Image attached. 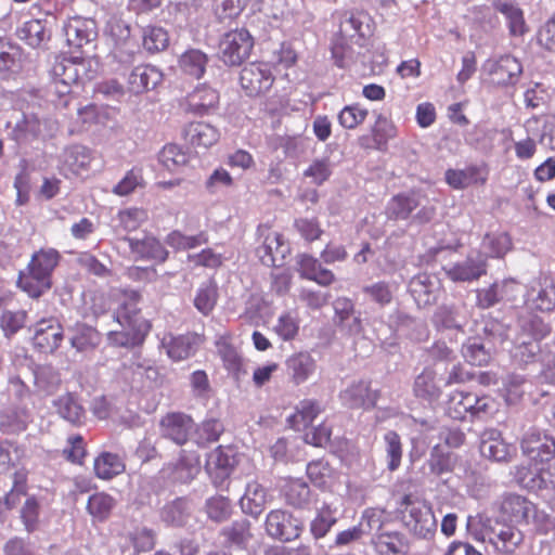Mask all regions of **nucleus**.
I'll return each mask as SVG.
<instances>
[{
	"label": "nucleus",
	"instance_id": "f257e3e1",
	"mask_svg": "<svg viewBox=\"0 0 555 555\" xmlns=\"http://www.w3.org/2000/svg\"><path fill=\"white\" fill-rule=\"evenodd\" d=\"M500 509L502 518L468 516L466 528L475 540L489 542L500 553L513 554L524 542L520 526L527 524L532 504L521 495L508 494Z\"/></svg>",
	"mask_w": 555,
	"mask_h": 555
},
{
	"label": "nucleus",
	"instance_id": "f03ea898",
	"mask_svg": "<svg viewBox=\"0 0 555 555\" xmlns=\"http://www.w3.org/2000/svg\"><path fill=\"white\" fill-rule=\"evenodd\" d=\"M52 83L49 92L51 96L59 98L56 105L66 107L67 95L72 92L73 85L85 83L95 76L92 62L85 57H57L51 68Z\"/></svg>",
	"mask_w": 555,
	"mask_h": 555
},
{
	"label": "nucleus",
	"instance_id": "7ed1b4c3",
	"mask_svg": "<svg viewBox=\"0 0 555 555\" xmlns=\"http://www.w3.org/2000/svg\"><path fill=\"white\" fill-rule=\"evenodd\" d=\"M60 258V253L54 248H42L36 251L26 271L20 272L18 287L33 298L40 297L51 288V275Z\"/></svg>",
	"mask_w": 555,
	"mask_h": 555
},
{
	"label": "nucleus",
	"instance_id": "20e7f679",
	"mask_svg": "<svg viewBox=\"0 0 555 555\" xmlns=\"http://www.w3.org/2000/svg\"><path fill=\"white\" fill-rule=\"evenodd\" d=\"M371 16L363 11H351L344 14L339 25V38L335 40L332 47V55L338 67H345L347 60L351 57V49L347 39H364L372 33Z\"/></svg>",
	"mask_w": 555,
	"mask_h": 555
},
{
	"label": "nucleus",
	"instance_id": "39448f33",
	"mask_svg": "<svg viewBox=\"0 0 555 555\" xmlns=\"http://www.w3.org/2000/svg\"><path fill=\"white\" fill-rule=\"evenodd\" d=\"M551 332L550 326L539 317H531L520 323V333L514 339L511 351L513 358L519 363H529L540 351L539 341Z\"/></svg>",
	"mask_w": 555,
	"mask_h": 555
},
{
	"label": "nucleus",
	"instance_id": "423d86ee",
	"mask_svg": "<svg viewBox=\"0 0 555 555\" xmlns=\"http://www.w3.org/2000/svg\"><path fill=\"white\" fill-rule=\"evenodd\" d=\"M235 466H242L246 476L254 474L255 466L243 455H237L231 448L219 446L208 454L206 470L216 487H222Z\"/></svg>",
	"mask_w": 555,
	"mask_h": 555
},
{
	"label": "nucleus",
	"instance_id": "0eeeda50",
	"mask_svg": "<svg viewBox=\"0 0 555 555\" xmlns=\"http://www.w3.org/2000/svg\"><path fill=\"white\" fill-rule=\"evenodd\" d=\"M400 511L403 520L415 535L428 538L436 529V519L431 506L425 501L413 498L411 494L402 496Z\"/></svg>",
	"mask_w": 555,
	"mask_h": 555
},
{
	"label": "nucleus",
	"instance_id": "6e6552de",
	"mask_svg": "<svg viewBox=\"0 0 555 555\" xmlns=\"http://www.w3.org/2000/svg\"><path fill=\"white\" fill-rule=\"evenodd\" d=\"M254 39L247 29H234L223 35L219 42V57L228 66H238L249 57Z\"/></svg>",
	"mask_w": 555,
	"mask_h": 555
},
{
	"label": "nucleus",
	"instance_id": "1a4fd4ad",
	"mask_svg": "<svg viewBox=\"0 0 555 555\" xmlns=\"http://www.w3.org/2000/svg\"><path fill=\"white\" fill-rule=\"evenodd\" d=\"M520 450L535 463H548L555 457V438L544 430L531 427L522 435Z\"/></svg>",
	"mask_w": 555,
	"mask_h": 555
},
{
	"label": "nucleus",
	"instance_id": "9d476101",
	"mask_svg": "<svg viewBox=\"0 0 555 555\" xmlns=\"http://www.w3.org/2000/svg\"><path fill=\"white\" fill-rule=\"evenodd\" d=\"M64 34L70 48L88 53L98 38L96 23L92 18L75 16L64 25Z\"/></svg>",
	"mask_w": 555,
	"mask_h": 555
},
{
	"label": "nucleus",
	"instance_id": "9b49d317",
	"mask_svg": "<svg viewBox=\"0 0 555 555\" xmlns=\"http://www.w3.org/2000/svg\"><path fill=\"white\" fill-rule=\"evenodd\" d=\"M274 81L268 63L254 62L241 70L240 82L248 96H257L270 90Z\"/></svg>",
	"mask_w": 555,
	"mask_h": 555
},
{
	"label": "nucleus",
	"instance_id": "f8f14e48",
	"mask_svg": "<svg viewBox=\"0 0 555 555\" xmlns=\"http://www.w3.org/2000/svg\"><path fill=\"white\" fill-rule=\"evenodd\" d=\"M266 531L273 539L293 541L300 535L302 524L284 509H273L266 517Z\"/></svg>",
	"mask_w": 555,
	"mask_h": 555
},
{
	"label": "nucleus",
	"instance_id": "ddd939ff",
	"mask_svg": "<svg viewBox=\"0 0 555 555\" xmlns=\"http://www.w3.org/2000/svg\"><path fill=\"white\" fill-rule=\"evenodd\" d=\"M160 436L178 446L185 444L194 431L193 418L182 412H170L159 422Z\"/></svg>",
	"mask_w": 555,
	"mask_h": 555
},
{
	"label": "nucleus",
	"instance_id": "4468645a",
	"mask_svg": "<svg viewBox=\"0 0 555 555\" xmlns=\"http://www.w3.org/2000/svg\"><path fill=\"white\" fill-rule=\"evenodd\" d=\"M63 339V327L55 318L41 319L34 326L33 344L42 353H53Z\"/></svg>",
	"mask_w": 555,
	"mask_h": 555
},
{
	"label": "nucleus",
	"instance_id": "2eb2a0df",
	"mask_svg": "<svg viewBox=\"0 0 555 555\" xmlns=\"http://www.w3.org/2000/svg\"><path fill=\"white\" fill-rule=\"evenodd\" d=\"M409 291L420 308L436 304L442 292L440 279L430 273H420L409 283Z\"/></svg>",
	"mask_w": 555,
	"mask_h": 555
},
{
	"label": "nucleus",
	"instance_id": "dca6fc26",
	"mask_svg": "<svg viewBox=\"0 0 555 555\" xmlns=\"http://www.w3.org/2000/svg\"><path fill=\"white\" fill-rule=\"evenodd\" d=\"M453 282H473L487 273V259L482 254L469 255L465 260L444 268Z\"/></svg>",
	"mask_w": 555,
	"mask_h": 555
},
{
	"label": "nucleus",
	"instance_id": "f3484780",
	"mask_svg": "<svg viewBox=\"0 0 555 555\" xmlns=\"http://www.w3.org/2000/svg\"><path fill=\"white\" fill-rule=\"evenodd\" d=\"M479 448L482 456L495 462H508L515 452V448L506 443L501 431L495 428H488L481 433Z\"/></svg>",
	"mask_w": 555,
	"mask_h": 555
},
{
	"label": "nucleus",
	"instance_id": "a211bd4d",
	"mask_svg": "<svg viewBox=\"0 0 555 555\" xmlns=\"http://www.w3.org/2000/svg\"><path fill=\"white\" fill-rule=\"evenodd\" d=\"M527 305L530 309L548 312L555 308V286L547 279H539L531 283L527 292Z\"/></svg>",
	"mask_w": 555,
	"mask_h": 555
},
{
	"label": "nucleus",
	"instance_id": "6ab92c4d",
	"mask_svg": "<svg viewBox=\"0 0 555 555\" xmlns=\"http://www.w3.org/2000/svg\"><path fill=\"white\" fill-rule=\"evenodd\" d=\"M340 399L348 408L367 410L376 405L378 391L372 390L369 382L359 380L341 391Z\"/></svg>",
	"mask_w": 555,
	"mask_h": 555
},
{
	"label": "nucleus",
	"instance_id": "aec40b11",
	"mask_svg": "<svg viewBox=\"0 0 555 555\" xmlns=\"http://www.w3.org/2000/svg\"><path fill=\"white\" fill-rule=\"evenodd\" d=\"M372 543L379 555H406L409 552L405 534L397 530L386 528L384 531L374 533Z\"/></svg>",
	"mask_w": 555,
	"mask_h": 555
},
{
	"label": "nucleus",
	"instance_id": "412c9836",
	"mask_svg": "<svg viewBox=\"0 0 555 555\" xmlns=\"http://www.w3.org/2000/svg\"><path fill=\"white\" fill-rule=\"evenodd\" d=\"M122 241L128 243L135 258L153 259L159 262H164L168 258V251L154 236L144 235L142 238L125 236Z\"/></svg>",
	"mask_w": 555,
	"mask_h": 555
},
{
	"label": "nucleus",
	"instance_id": "4be33fe9",
	"mask_svg": "<svg viewBox=\"0 0 555 555\" xmlns=\"http://www.w3.org/2000/svg\"><path fill=\"white\" fill-rule=\"evenodd\" d=\"M68 340L77 352H90L101 344L102 336L93 326L78 322L68 328Z\"/></svg>",
	"mask_w": 555,
	"mask_h": 555
},
{
	"label": "nucleus",
	"instance_id": "5701e85b",
	"mask_svg": "<svg viewBox=\"0 0 555 555\" xmlns=\"http://www.w3.org/2000/svg\"><path fill=\"white\" fill-rule=\"evenodd\" d=\"M163 79V74L152 65L134 67L128 77V88L132 93L139 94L154 89Z\"/></svg>",
	"mask_w": 555,
	"mask_h": 555
},
{
	"label": "nucleus",
	"instance_id": "b1692460",
	"mask_svg": "<svg viewBox=\"0 0 555 555\" xmlns=\"http://www.w3.org/2000/svg\"><path fill=\"white\" fill-rule=\"evenodd\" d=\"M521 73V64L512 55L501 56L490 70L493 82L500 86H514Z\"/></svg>",
	"mask_w": 555,
	"mask_h": 555
},
{
	"label": "nucleus",
	"instance_id": "393cba45",
	"mask_svg": "<svg viewBox=\"0 0 555 555\" xmlns=\"http://www.w3.org/2000/svg\"><path fill=\"white\" fill-rule=\"evenodd\" d=\"M185 101L189 112L204 115L217 106L219 103V93L209 86L201 85L188 94Z\"/></svg>",
	"mask_w": 555,
	"mask_h": 555
},
{
	"label": "nucleus",
	"instance_id": "a878e982",
	"mask_svg": "<svg viewBox=\"0 0 555 555\" xmlns=\"http://www.w3.org/2000/svg\"><path fill=\"white\" fill-rule=\"evenodd\" d=\"M487 172L480 166H468L464 169H448L446 171L447 183L456 190L466 189L473 184H483Z\"/></svg>",
	"mask_w": 555,
	"mask_h": 555
},
{
	"label": "nucleus",
	"instance_id": "bb28decb",
	"mask_svg": "<svg viewBox=\"0 0 555 555\" xmlns=\"http://www.w3.org/2000/svg\"><path fill=\"white\" fill-rule=\"evenodd\" d=\"M16 36L31 48L44 49L51 39V31L47 28L46 22L30 20L16 30Z\"/></svg>",
	"mask_w": 555,
	"mask_h": 555
},
{
	"label": "nucleus",
	"instance_id": "cd10ccee",
	"mask_svg": "<svg viewBox=\"0 0 555 555\" xmlns=\"http://www.w3.org/2000/svg\"><path fill=\"white\" fill-rule=\"evenodd\" d=\"M298 272L301 278L314 281L319 285L327 286L335 280L334 273L321 266L318 259L309 255L298 256Z\"/></svg>",
	"mask_w": 555,
	"mask_h": 555
},
{
	"label": "nucleus",
	"instance_id": "c85d7f7f",
	"mask_svg": "<svg viewBox=\"0 0 555 555\" xmlns=\"http://www.w3.org/2000/svg\"><path fill=\"white\" fill-rule=\"evenodd\" d=\"M53 406L60 417L73 425L79 426L86 420V410L74 393L60 396L53 401Z\"/></svg>",
	"mask_w": 555,
	"mask_h": 555
},
{
	"label": "nucleus",
	"instance_id": "c756f323",
	"mask_svg": "<svg viewBox=\"0 0 555 555\" xmlns=\"http://www.w3.org/2000/svg\"><path fill=\"white\" fill-rule=\"evenodd\" d=\"M184 137L192 145L207 149L218 142L220 133L210 124L196 121L185 127Z\"/></svg>",
	"mask_w": 555,
	"mask_h": 555
},
{
	"label": "nucleus",
	"instance_id": "7c9ffc66",
	"mask_svg": "<svg viewBox=\"0 0 555 555\" xmlns=\"http://www.w3.org/2000/svg\"><path fill=\"white\" fill-rule=\"evenodd\" d=\"M268 501L266 489L257 481L248 482L244 495L240 500L243 513L258 517L264 509Z\"/></svg>",
	"mask_w": 555,
	"mask_h": 555
},
{
	"label": "nucleus",
	"instance_id": "2f4dec72",
	"mask_svg": "<svg viewBox=\"0 0 555 555\" xmlns=\"http://www.w3.org/2000/svg\"><path fill=\"white\" fill-rule=\"evenodd\" d=\"M420 204V196L414 192L398 194L388 202L386 216L390 220H405Z\"/></svg>",
	"mask_w": 555,
	"mask_h": 555
},
{
	"label": "nucleus",
	"instance_id": "473e14b6",
	"mask_svg": "<svg viewBox=\"0 0 555 555\" xmlns=\"http://www.w3.org/2000/svg\"><path fill=\"white\" fill-rule=\"evenodd\" d=\"M287 374L299 385L306 382L315 371V361L308 352H298L286 360Z\"/></svg>",
	"mask_w": 555,
	"mask_h": 555
},
{
	"label": "nucleus",
	"instance_id": "72a5a7b5",
	"mask_svg": "<svg viewBox=\"0 0 555 555\" xmlns=\"http://www.w3.org/2000/svg\"><path fill=\"white\" fill-rule=\"evenodd\" d=\"M493 7L495 11L504 15L512 36H522L528 30L524 12L515 2L496 0Z\"/></svg>",
	"mask_w": 555,
	"mask_h": 555
},
{
	"label": "nucleus",
	"instance_id": "f704fd0d",
	"mask_svg": "<svg viewBox=\"0 0 555 555\" xmlns=\"http://www.w3.org/2000/svg\"><path fill=\"white\" fill-rule=\"evenodd\" d=\"M190 514L189 501L184 498H177L163 506L160 518L168 526L182 527L186 524Z\"/></svg>",
	"mask_w": 555,
	"mask_h": 555
},
{
	"label": "nucleus",
	"instance_id": "c9c22d12",
	"mask_svg": "<svg viewBox=\"0 0 555 555\" xmlns=\"http://www.w3.org/2000/svg\"><path fill=\"white\" fill-rule=\"evenodd\" d=\"M139 294L131 293L129 301L121 305L118 311L113 314L114 320L121 327H129L132 330H141L142 322L140 317V309L138 308Z\"/></svg>",
	"mask_w": 555,
	"mask_h": 555
},
{
	"label": "nucleus",
	"instance_id": "e433bc0d",
	"mask_svg": "<svg viewBox=\"0 0 555 555\" xmlns=\"http://www.w3.org/2000/svg\"><path fill=\"white\" fill-rule=\"evenodd\" d=\"M512 281H498L489 287L477 289V306L481 309H488L499 304L508 296L509 288L513 286Z\"/></svg>",
	"mask_w": 555,
	"mask_h": 555
},
{
	"label": "nucleus",
	"instance_id": "4c0bfd02",
	"mask_svg": "<svg viewBox=\"0 0 555 555\" xmlns=\"http://www.w3.org/2000/svg\"><path fill=\"white\" fill-rule=\"evenodd\" d=\"M208 62L207 55L197 49H190L179 57V68L184 75L201 78Z\"/></svg>",
	"mask_w": 555,
	"mask_h": 555
},
{
	"label": "nucleus",
	"instance_id": "58836bf2",
	"mask_svg": "<svg viewBox=\"0 0 555 555\" xmlns=\"http://www.w3.org/2000/svg\"><path fill=\"white\" fill-rule=\"evenodd\" d=\"M413 390L416 397L427 401H435L441 395V387L436 383V374L425 369L414 380Z\"/></svg>",
	"mask_w": 555,
	"mask_h": 555
},
{
	"label": "nucleus",
	"instance_id": "ea45409f",
	"mask_svg": "<svg viewBox=\"0 0 555 555\" xmlns=\"http://www.w3.org/2000/svg\"><path fill=\"white\" fill-rule=\"evenodd\" d=\"M284 244L281 242V235L278 232H269L261 246L257 248V254L261 262L266 266H279L278 257H284Z\"/></svg>",
	"mask_w": 555,
	"mask_h": 555
},
{
	"label": "nucleus",
	"instance_id": "a19ab883",
	"mask_svg": "<svg viewBox=\"0 0 555 555\" xmlns=\"http://www.w3.org/2000/svg\"><path fill=\"white\" fill-rule=\"evenodd\" d=\"M220 535L223 538L222 543L225 546H243L250 539V522L247 519L233 521L231 525L223 527Z\"/></svg>",
	"mask_w": 555,
	"mask_h": 555
},
{
	"label": "nucleus",
	"instance_id": "79ce46f5",
	"mask_svg": "<svg viewBox=\"0 0 555 555\" xmlns=\"http://www.w3.org/2000/svg\"><path fill=\"white\" fill-rule=\"evenodd\" d=\"M320 412L321 408L317 401L302 400L297 405L296 412L288 417V422L298 430L306 429L313 424Z\"/></svg>",
	"mask_w": 555,
	"mask_h": 555
},
{
	"label": "nucleus",
	"instance_id": "37998d69",
	"mask_svg": "<svg viewBox=\"0 0 555 555\" xmlns=\"http://www.w3.org/2000/svg\"><path fill=\"white\" fill-rule=\"evenodd\" d=\"M22 49L0 37V73H16L22 64Z\"/></svg>",
	"mask_w": 555,
	"mask_h": 555
},
{
	"label": "nucleus",
	"instance_id": "c03bdc74",
	"mask_svg": "<svg viewBox=\"0 0 555 555\" xmlns=\"http://www.w3.org/2000/svg\"><path fill=\"white\" fill-rule=\"evenodd\" d=\"M540 124L542 126V131L539 134L540 144L555 151V116H534L528 119L526 124L527 131L533 133L535 130H538Z\"/></svg>",
	"mask_w": 555,
	"mask_h": 555
},
{
	"label": "nucleus",
	"instance_id": "a18cd8bd",
	"mask_svg": "<svg viewBox=\"0 0 555 555\" xmlns=\"http://www.w3.org/2000/svg\"><path fill=\"white\" fill-rule=\"evenodd\" d=\"M198 337L195 335H181L171 337L166 344L167 354L175 361L189 358L195 352Z\"/></svg>",
	"mask_w": 555,
	"mask_h": 555
},
{
	"label": "nucleus",
	"instance_id": "49530a36",
	"mask_svg": "<svg viewBox=\"0 0 555 555\" xmlns=\"http://www.w3.org/2000/svg\"><path fill=\"white\" fill-rule=\"evenodd\" d=\"M124 469L125 464L117 454L104 452L94 460V472L101 479H112Z\"/></svg>",
	"mask_w": 555,
	"mask_h": 555
},
{
	"label": "nucleus",
	"instance_id": "de8ad7c7",
	"mask_svg": "<svg viewBox=\"0 0 555 555\" xmlns=\"http://www.w3.org/2000/svg\"><path fill=\"white\" fill-rule=\"evenodd\" d=\"M223 433V425L216 418L206 420L197 427L194 426L195 443L198 447H206L219 440Z\"/></svg>",
	"mask_w": 555,
	"mask_h": 555
},
{
	"label": "nucleus",
	"instance_id": "09e8293b",
	"mask_svg": "<svg viewBox=\"0 0 555 555\" xmlns=\"http://www.w3.org/2000/svg\"><path fill=\"white\" fill-rule=\"evenodd\" d=\"M216 346L224 367L233 375L238 376L242 370L243 360L236 348L223 337L217 340Z\"/></svg>",
	"mask_w": 555,
	"mask_h": 555
},
{
	"label": "nucleus",
	"instance_id": "8fccbe9b",
	"mask_svg": "<svg viewBox=\"0 0 555 555\" xmlns=\"http://www.w3.org/2000/svg\"><path fill=\"white\" fill-rule=\"evenodd\" d=\"M115 506V500L104 492L92 494L87 503L88 513L98 521L106 520Z\"/></svg>",
	"mask_w": 555,
	"mask_h": 555
},
{
	"label": "nucleus",
	"instance_id": "3c124183",
	"mask_svg": "<svg viewBox=\"0 0 555 555\" xmlns=\"http://www.w3.org/2000/svg\"><path fill=\"white\" fill-rule=\"evenodd\" d=\"M336 521V511H334L330 505L324 504L318 509L317 516L311 521L310 531L315 539L323 538Z\"/></svg>",
	"mask_w": 555,
	"mask_h": 555
},
{
	"label": "nucleus",
	"instance_id": "603ef678",
	"mask_svg": "<svg viewBox=\"0 0 555 555\" xmlns=\"http://www.w3.org/2000/svg\"><path fill=\"white\" fill-rule=\"evenodd\" d=\"M35 384L38 390L52 395L62 384L61 374L50 365L41 366L35 373Z\"/></svg>",
	"mask_w": 555,
	"mask_h": 555
},
{
	"label": "nucleus",
	"instance_id": "864d4df0",
	"mask_svg": "<svg viewBox=\"0 0 555 555\" xmlns=\"http://www.w3.org/2000/svg\"><path fill=\"white\" fill-rule=\"evenodd\" d=\"M333 169L334 163L331 160L330 156L317 157L304 171V176L311 179L312 183L321 185L328 180Z\"/></svg>",
	"mask_w": 555,
	"mask_h": 555
},
{
	"label": "nucleus",
	"instance_id": "5fc2aeb1",
	"mask_svg": "<svg viewBox=\"0 0 555 555\" xmlns=\"http://www.w3.org/2000/svg\"><path fill=\"white\" fill-rule=\"evenodd\" d=\"M199 469V456L196 453L185 454L183 451L175 468V478L180 482H189Z\"/></svg>",
	"mask_w": 555,
	"mask_h": 555
},
{
	"label": "nucleus",
	"instance_id": "6e6d98bb",
	"mask_svg": "<svg viewBox=\"0 0 555 555\" xmlns=\"http://www.w3.org/2000/svg\"><path fill=\"white\" fill-rule=\"evenodd\" d=\"M464 359L472 365H485L491 359L490 350L478 338L468 339L462 347Z\"/></svg>",
	"mask_w": 555,
	"mask_h": 555
},
{
	"label": "nucleus",
	"instance_id": "4d7b16f0",
	"mask_svg": "<svg viewBox=\"0 0 555 555\" xmlns=\"http://www.w3.org/2000/svg\"><path fill=\"white\" fill-rule=\"evenodd\" d=\"M217 302V288L211 281H207L201 284L196 291L194 298L195 308L203 313L208 315Z\"/></svg>",
	"mask_w": 555,
	"mask_h": 555
},
{
	"label": "nucleus",
	"instance_id": "13d9d810",
	"mask_svg": "<svg viewBox=\"0 0 555 555\" xmlns=\"http://www.w3.org/2000/svg\"><path fill=\"white\" fill-rule=\"evenodd\" d=\"M34 105H27L22 112V118L16 121L15 131L20 137H36L40 132V116L34 109Z\"/></svg>",
	"mask_w": 555,
	"mask_h": 555
},
{
	"label": "nucleus",
	"instance_id": "bf43d9fd",
	"mask_svg": "<svg viewBox=\"0 0 555 555\" xmlns=\"http://www.w3.org/2000/svg\"><path fill=\"white\" fill-rule=\"evenodd\" d=\"M160 164L169 171H176L188 163L185 152L176 144H168L163 147L158 155Z\"/></svg>",
	"mask_w": 555,
	"mask_h": 555
},
{
	"label": "nucleus",
	"instance_id": "052dcab7",
	"mask_svg": "<svg viewBox=\"0 0 555 555\" xmlns=\"http://www.w3.org/2000/svg\"><path fill=\"white\" fill-rule=\"evenodd\" d=\"M482 247L491 257H503L512 247V240L507 233L487 234L482 241Z\"/></svg>",
	"mask_w": 555,
	"mask_h": 555
},
{
	"label": "nucleus",
	"instance_id": "680f3d73",
	"mask_svg": "<svg viewBox=\"0 0 555 555\" xmlns=\"http://www.w3.org/2000/svg\"><path fill=\"white\" fill-rule=\"evenodd\" d=\"M363 293L380 307L392 301L395 287L388 282L379 281L362 288Z\"/></svg>",
	"mask_w": 555,
	"mask_h": 555
},
{
	"label": "nucleus",
	"instance_id": "e2e57ef3",
	"mask_svg": "<svg viewBox=\"0 0 555 555\" xmlns=\"http://www.w3.org/2000/svg\"><path fill=\"white\" fill-rule=\"evenodd\" d=\"M168 43L169 36L163 27L150 26L143 33V46L149 52L163 51Z\"/></svg>",
	"mask_w": 555,
	"mask_h": 555
},
{
	"label": "nucleus",
	"instance_id": "0e129e2a",
	"mask_svg": "<svg viewBox=\"0 0 555 555\" xmlns=\"http://www.w3.org/2000/svg\"><path fill=\"white\" fill-rule=\"evenodd\" d=\"M386 444L387 467L390 472L398 469L402 459V444L396 431H388L384 436Z\"/></svg>",
	"mask_w": 555,
	"mask_h": 555
},
{
	"label": "nucleus",
	"instance_id": "69168bd1",
	"mask_svg": "<svg viewBox=\"0 0 555 555\" xmlns=\"http://www.w3.org/2000/svg\"><path fill=\"white\" fill-rule=\"evenodd\" d=\"M461 319L460 309L455 305H442L434 314L435 323L444 328H460Z\"/></svg>",
	"mask_w": 555,
	"mask_h": 555
},
{
	"label": "nucleus",
	"instance_id": "338daca9",
	"mask_svg": "<svg viewBox=\"0 0 555 555\" xmlns=\"http://www.w3.org/2000/svg\"><path fill=\"white\" fill-rule=\"evenodd\" d=\"M332 473L331 466L323 461H313L307 465V475L310 481L320 488L328 487Z\"/></svg>",
	"mask_w": 555,
	"mask_h": 555
},
{
	"label": "nucleus",
	"instance_id": "774afa93",
	"mask_svg": "<svg viewBox=\"0 0 555 555\" xmlns=\"http://www.w3.org/2000/svg\"><path fill=\"white\" fill-rule=\"evenodd\" d=\"M207 515L210 519L221 522L227 520L232 512L231 502L224 496L210 498L206 503Z\"/></svg>",
	"mask_w": 555,
	"mask_h": 555
}]
</instances>
